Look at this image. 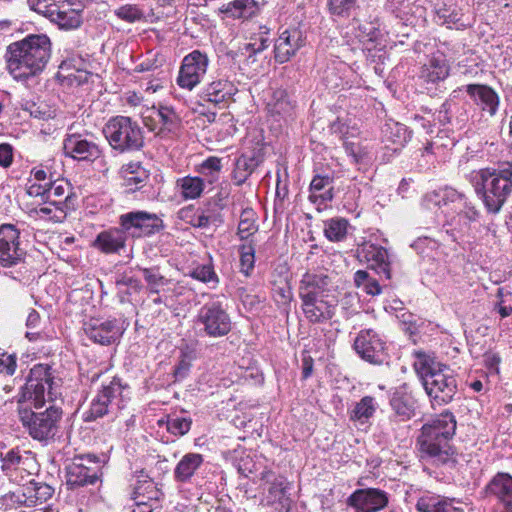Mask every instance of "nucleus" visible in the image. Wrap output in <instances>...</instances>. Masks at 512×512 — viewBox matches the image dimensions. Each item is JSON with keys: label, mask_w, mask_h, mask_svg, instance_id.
Here are the masks:
<instances>
[{"label": "nucleus", "mask_w": 512, "mask_h": 512, "mask_svg": "<svg viewBox=\"0 0 512 512\" xmlns=\"http://www.w3.org/2000/svg\"><path fill=\"white\" fill-rule=\"evenodd\" d=\"M161 495L162 492L156 487L154 481L141 471L131 493V498L135 501V504L157 501Z\"/></svg>", "instance_id": "7c9ffc66"}, {"label": "nucleus", "mask_w": 512, "mask_h": 512, "mask_svg": "<svg viewBox=\"0 0 512 512\" xmlns=\"http://www.w3.org/2000/svg\"><path fill=\"white\" fill-rule=\"evenodd\" d=\"M449 75V65L443 57H432L421 68L420 78L428 83L445 80Z\"/></svg>", "instance_id": "f704fd0d"}, {"label": "nucleus", "mask_w": 512, "mask_h": 512, "mask_svg": "<svg viewBox=\"0 0 512 512\" xmlns=\"http://www.w3.org/2000/svg\"><path fill=\"white\" fill-rule=\"evenodd\" d=\"M192 419L190 417H170L167 420V430L175 436L187 434L191 428Z\"/></svg>", "instance_id": "864d4df0"}, {"label": "nucleus", "mask_w": 512, "mask_h": 512, "mask_svg": "<svg viewBox=\"0 0 512 512\" xmlns=\"http://www.w3.org/2000/svg\"><path fill=\"white\" fill-rule=\"evenodd\" d=\"M257 161L252 156L241 155L235 162L232 178L235 184L242 185L257 167Z\"/></svg>", "instance_id": "a19ab883"}, {"label": "nucleus", "mask_w": 512, "mask_h": 512, "mask_svg": "<svg viewBox=\"0 0 512 512\" xmlns=\"http://www.w3.org/2000/svg\"><path fill=\"white\" fill-rule=\"evenodd\" d=\"M360 256L378 274H383L386 279L391 278L389 255L385 248L373 243H366L360 251Z\"/></svg>", "instance_id": "a878e982"}, {"label": "nucleus", "mask_w": 512, "mask_h": 512, "mask_svg": "<svg viewBox=\"0 0 512 512\" xmlns=\"http://www.w3.org/2000/svg\"><path fill=\"white\" fill-rule=\"evenodd\" d=\"M258 227L255 223V213L252 209H244L240 215L238 224V232L241 240L248 239L257 231Z\"/></svg>", "instance_id": "de8ad7c7"}, {"label": "nucleus", "mask_w": 512, "mask_h": 512, "mask_svg": "<svg viewBox=\"0 0 512 512\" xmlns=\"http://www.w3.org/2000/svg\"><path fill=\"white\" fill-rule=\"evenodd\" d=\"M63 149L66 156L78 161L93 162L102 154L98 144L79 133L67 134L63 141Z\"/></svg>", "instance_id": "aec40b11"}, {"label": "nucleus", "mask_w": 512, "mask_h": 512, "mask_svg": "<svg viewBox=\"0 0 512 512\" xmlns=\"http://www.w3.org/2000/svg\"><path fill=\"white\" fill-rule=\"evenodd\" d=\"M197 324L202 326L205 335L213 338L223 337L231 330V319L219 301L205 303L197 315Z\"/></svg>", "instance_id": "9b49d317"}, {"label": "nucleus", "mask_w": 512, "mask_h": 512, "mask_svg": "<svg viewBox=\"0 0 512 512\" xmlns=\"http://www.w3.org/2000/svg\"><path fill=\"white\" fill-rule=\"evenodd\" d=\"M270 44L269 31H261L251 38V41L243 46L242 54H248V60L268 48Z\"/></svg>", "instance_id": "a18cd8bd"}, {"label": "nucleus", "mask_w": 512, "mask_h": 512, "mask_svg": "<svg viewBox=\"0 0 512 512\" xmlns=\"http://www.w3.org/2000/svg\"><path fill=\"white\" fill-rule=\"evenodd\" d=\"M191 276L204 283H218V277L210 264L200 265L193 269Z\"/></svg>", "instance_id": "13d9d810"}, {"label": "nucleus", "mask_w": 512, "mask_h": 512, "mask_svg": "<svg viewBox=\"0 0 512 512\" xmlns=\"http://www.w3.org/2000/svg\"><path fill=\"white\" fill-rule=\"evenodd\" d=\"M462 14L453 6L443 4L435 9V22L438 25L457 30L464 29L466 24L462 20Z\"/></svg>", "instance_id": "e433bc0d"}, {"label": "nucleus", "mask_w": 512, "mask_h": 512, "mask_svg": "<svg viewBox=\"0 0 512 512\" xmlns=\"http://www.w3.org/2000/svg\"><path fill=\"white\" fill-rule=\"evenodd\" d=\"M22 495L24 497L23 503L26 506L37 505L36 482L34 480L30 481L23 487Z\"/></svg>", "instance_id": "0e129e2a"}, {"label": "nucleus", "mask_w": 512, "mask_h": 512, "mask_svg": "<svg viewBox=\"0 0 512 512\" xmlns=\"http://www.w3.org/2000/svg\"><path fill=\"white\" fill-rule=\"evenodd\" d=\"M16 357L14 355L3 354L0 357V374L12 376L16 371Z\"/></svg>", "instance_id": "680f3d73"}, {"label": "nucleus", "mask_w": 512, "mask_h": 512, "mask_svg": "<svg viewBox=\"0 0 512 512\" xmlns=\"http://www.w3.org/2000/svg\"><path fill=\"white\" fill-rule=\"evenodd\" d=\"M119 224L133 238L149 237L165 228L163 220L157 214L141 210L122 214Z\"/></svg>", "instance_id": "f8f14e48"}, {"label": "nucleus", "mask_w": 512, "mask_h": 512, "mask_svg": "<svg viewBox=\"0 0 512 512\" xmlns=\"http://www.w3.org/2000/svg\"><path fill=\"white\" fill-rule=\"evenodd\" d=\"M390 406L401 421H408L415 415V400L403 387L398 388L392 394Z\"/></svg>", "instance_id": "2f4dec72"}, {"label": "nucleus", "mask_w": 512, "mask_h": 512, "mask_svg": "<svg viewBox=\"0 0 512 512\" xmlns=\"http://www.w3.org/2000/svg\"><path fill=\"white\" fill-rule=\"evenodd\" d=\"M176 187L185 200H194L199 198L205 188L204 180L197 176H185L176 181Z\"/></svg>", "instance_id": "58836bf2"}, {"label": "nucleus", "mask_w": 512, "mask_h": 512, "mask_svg": "<svg viewBox=\"0 0 512 512\" xmlns=\"http://www.w3.org/2000/svg\"><path fill=\"white\" fill-rule=\"evenodd\" d=\"M386 136L393 143L404 146L411 138V132L408 131L407 127L400 123H392L386 125Z\"/></svg>", "instance_id": "3c124183"}, {"label": "nucleus", "mask_w": 512, "mask_h": 512, "mask_svg": "<svg viewBox=\"0 0 512 512\" xmlns=\"http://www.w3.org/2000/svg\"><path fill=\"white\" fill-rule=\"evenodd\" d=\"M348 221L343 218H332L325 222L324 234L333 242H340L346 238Z\"/></svg>", "instance_id": "c03bdc74"}, {"label": "nucleus", "mask_w": 512, "mask_h": 512, "mask_svg": "<svg viewBox=\"0 0 512 512\" xmlns=\"http://www.w3.org/2000/svg\"><path fill=\"white\" fill-rule=\"evenodd\" d=\"M456 431L454 415L443 412L425 423L417 438L419 450L423 457H428L436 464L454 462L455 450L450 441Z\"/></svg>", "instance_id": "7ed1b4c3"}, {"label": "nucleus", "mask_w": 512, "mask_h": 512, "mask_svg": "<svg viewBox=\"0 0 512 512\" xmlns=\"http://www.w3.org/2000/svg\"><path fill=\"white\" fill-rule=\"evenodd\" d=\"M198 209L205 217H207V220L210 221L211 224L223 223L222 213L218 212L216 208L211 207L208 200L203 207Z\"/></svg>", "instance_id": "e2e57ef3"}, {"label": "nucleus", "mask_w": 512, "mask_h": 512, "mask_svg": "<svg viewBox=\"0 0 512 512\" xmlns=\"http://www.w3.org/2000/svg\"><path fill=\"white\" fill-rule=\"evenodd\" d=\"M305 39L300 29L292 28L283 31L275 41V61L280 64L288 62L304 46Z\"/></svg>", "instance_id": "5701e85b"}, {"label": "nucleus", "mask_w": 512, "mask_h": 512, "mask_svg": "<svg viewBox=\"0 0 512 512\" xmlns=\"http://www.w3.org/2000/svg\"><path fill=\"white\" fill-rule=\"evenodd\" d=\"M61 380L56 378L52 368L46 364L35 365L28 375L19 394L18 402H29L41 408L46 402H53L61 395Z\"/></svg>", "instance_id": "20e7f679"}, {"label": "nucleus", "mask_w": 512, "mask_h": 512, "mask_svg": "<svg viewBox=\"0 0 512 512\" xmlns=\"http://www.w3.org/2000/svg\"><path fill=\"white\" fill-rule=\"evenodd\" d=\"M157 117L163 125V129L171 132L174 131L179 124V117L175 111L166 106H161L157 111Z\"/></svg>", "instance_id": "6e6d98bb"}, {"label": "nucleus", "mask_w": 512, "mask_h": 512, "mask_svg": "<svg viewBox=\"0 0 512 512\" xmlns=\"http://www.w3.org/2000/svg\"><path fill=\"white\" fill-rule=\"evenodd\" d=\"M127 232L120 228H112L100 232L95 239V246L106 254L118 253L125 247Z\"/></svg>", "instance_id": "bb28decb"}, {"label": "nucleus", "mask_w": 512, "mask_h": 512, "mask_svg": "<svg viewBox=\"0 0 512 512\" xmlns=\"http://www.w3.org/2000/svg\"><path fill=\"white\" fill-rule=\"evenodd\" d=\"M31 8L61 30H75L83 23L82 10L74 8L69 0H34Z\"/></svg>", "instance_id": "0eeeda50"}, {"label": "nucleus", "mask_w": 512, "mask_h": 512, "mask_svg": "<svg viewBox=\"0 0 512 512\" xmlns=\"http://www.w3.org/2000/svg\"><path fill=\"white\" fill-rule=\"evenodd\" d=\"M19 420L28 435L36 441L48 445L60 438L62 409L55 405L41 412L31 409H19Z\"/></svg>", "instance_id": "39448f33"}, {"label": "nucleus", "mask_w": 512, "mask_h": 512, "mask_svg": "<svg viewBox=\"0 0 512 512\" xmlns=\"http://www.w3.org/2000/svg\"><path fill=\"white\" fill-rule=\"evenodd\" d=\"M260 480L268 485L267 492L261 499L263 506H269L274 510L288 512L291 500L287 495L288 482L284 476L277 475L271 470H264L260 473Z\"/></svg>", "instance_id": "4468645a"}, {"label": "nucleus", "mask_w": 512, "mask_h": 512, "mask_svg": "<svg viewBox=\"0 0 512 512\" xmlns=\"http://www.w3.org/2000/svg\"><path fill=\"white\" fill-rule=\"evenodd\" d=\"M232 94V84L227 80H217L211 82L203 91V99L219 104L225 102Z\"/></svg>", "instance_id": "ea45409f"}, {"label": "nucleus", "mask_w": 512, "mask_h": 512, "mask_svg": "<svg viewBox=\"0 0 512 512\" xmlns=\"http://www.w3.org/2000/svg\"><path fill=\"white\" fill-rule=\"evenodd\" d=\"M127 388L120 378L113 377L107 384H102L101 390L93 398L89 410L86 412L85 421H95L105 415L114 413L123 407V390Z\"/></svg>", "instance_id": "6e6552de"}, {"label": "nucleus", "mask_w": 512, "mask_h": 512, "mask_svg": "<svg viewBox=\"0 0 512 512\" xmlns=\"http://www.w3.org/2000/svg\"><path fill=\"white\" fill-rule=\"evenodd\" d=\"M423 386L431 401L437 405L450 403L458 391L456 375L447 365L432 373Z\"/></svg>", "instance_id": "9d476101"}, {"label": "nucleus", "mask_w": 512, "mask_h": 512, "mask_svg": "<svg viewBox=\"0 0 512 512\" xmlns=\"http://www.w3.org/2000/svg\"><path fill=\"white\" fill-rule=\"evenodd\" d=\"M456 209H459L458 215L463 217L467 222H475L480 217V211L465 195L460 200Z\"/></svg>", "instance_id": "4d7b16f0"}, {"label": "nucleus", "mask_w": 512, "mask_h": 512, "mask_svg": "<svg viewBox=\"0 0 512 512\" xmlns=\"http://www.w3.org/2000/svg\"><path fill=\"white\" fill-rule=\"evenodd\" d=\"M222 169L221 159L211 156L199 166V173L208 178L210 184L216 182Z\"/></svg>", "instance_id": "8fccbe9b"}, {"label": "nucleus", "mask_w": 512, "mask_h": 512, "mask_svg": "<svg viewBox=\"0 0 512 512\" xmlns=\"http://www.w3.org/2000/svg\"><path fill=\"white\" fill-rule=\"evenodd\" d=\"M274 292L276 301L282 305L289 304L292 300L293 294L288 284H285L284 286H278Z\"/></svg>", "instance_id": "338daca9"}, {"label": "nucleus", "mask_w": 512, "mask_h": 512, "mask_svg": "<svg viewBox=\"0 0 512 512\" xmlns=\"http://www.w3.org/2000/svg\"><path fill=\"white\" fill-rule=\"evenodd\" d=\"M485 496L494 497L502 505V512H512V476L506 472L495 474L483 489Z\"/></svg>", "instance_id": "b1692460"}, {"label": "nucleus", "mask_w": 512, "mask_h": 512, "mask_svg": "<svg viewBox=\"0 0 512 512\" xmlns=\"http://www.w3.org/2000/svg\"><path fill=\"white\" fill-rule=\"evenodd\" d=\"M463 195L451 187H445L427 193L423 198V205L428 209H431L432 206L443 209L453 205L456 209L460 200L463 199Z\"/></svg>", "instance_id": "c756f323"}, {"label": "nucleus", "mask_w": 512, "mask_h": 512, "mask_svg": "<svg viewBox=\"0 0 512 512\" xmlns=\"http://www.w3.org/2000/svg\"><path fill=\"white\" fill-rule=\"evenodd\" d=\"M83 330L90 340L100 345H111L123 334V328L115 318H91L83 324Z\"/></svg>", "instance_id": "f3484780"}, {"label": "nucleus", "mask_w": 512, "mask_h": 512, "mask_svg": "<svg viewBox=\"0 0 512 512\" xmlns=\"http://www.w3.org/2000/svg\"><path fill=\"white\" fill-rule=\"evenodd\" d=\"M305 318L312 324H320L331 320L336 312L337 303L328 298H316L302 301Z\"/></svg>", "instance_id": "393cba45"}, {"label": "nucleus", "mask_w": 512, "mask_h": 512, "mask_svg": "<svg viewBox=\"0 0 512 512\" xmlns=\"http://www.w3.org/2000/svg\"><path fill=\"white\" fill-rule=\"evenodd\" d=\"M53 493L54 489L50 485L36 482L37 505L46 502L52 497Z\"/></svg>", "instance_id": "69168bd1"}, {"label": "nucleus", "mask_w": 512, "mask_h": 512, "mask_svg": "<svg viewBox=\"0 0 512 512\" xmlns=\"http://www.w3.org/2000/svg\"><path fill=\"white\" fill-rule=\"evenodd\" d=\"M474 105L489 117H494L500 106L498 93L486 84H467L463 87Z\"/></svg>", "instance_id": "4be33fe9"}, {"label": "nucleus", "mask_w": 512, "mask_h": 512, "mask_svg": "<svg viewBox=\"0 0 512 512\" xmlns=\"http://www.w3.org/2000/svg\"><path fill=\"white\" fill-rule=\"evenodd\" d=\"M203 462L202 454L192 452L185 454L174 468V480L178 483L190 482Z\"/></svg>", "instance_id": "c85d7f7f"}, {"label": "nucleus", "mask_w": 512, "mask_h": 512, "mask_svg": "<svg viewBox=\"0 0 512 512\" xmlns=\"http://www.w3.org/2000/svg\"><path fill=\"white\" fill-rule=\"evenodd\" d=\"M375 411L376 405L374 398L365 396L355 405L351 413V419L363 422L372 417Z\"/></svg>", "instance_id": "49530a36"}, {"label": "nucleus", "mask_w": 512, "mask_h": 512, "mask_svg": "<svg viewBox=\"0 0 512 512\" xmlns=\"http://www.w3.org/2000/svg\"><path fill=\"white\" fill-rule=\"evenodd\" d=\"M52 43L46 34H29L8 45L6 62L15 79H28L40 74L47 66Z\"/></svg>", "instance_id": "f257e3e1"}, {"label": "nucleus", "mask_w": 512, "mask_h": 512, "mask_svg": "<svg viewBox=\"0 0 512 512\" xmlns=\"http://www.w3.org/2000/svg\"><path fill=\"white\" fill-rule=\"evenodd\" d=\"M389 502L388 494L378 488L358 489L347 499V504L358 512H378Z\"/></svg>", "instance_id": "412c9836"}, {"label": "nucleus", "mask_w": 512, "mask_h": 512, "mask_svg": "<svg viewBox=\"0 0 512 512\" xmlns=\"http://www.w3.org/2000/svg\"><path fill=\"white\" fill-rule=\"evenodd\" d=\"M254 253H255V250L252 247V245L241 246V255H240V263H241V267H242L241 270L246 275H248L249 272L254 267V262H255Z\"/></svg>", "instance_id": "bf43d9fd"}, {"label": "nucleus", "mask_w": 512, "mask_h": 512, "mask_svg": "<svg viewBox=\"0 0 512 512\" xmlns=\"http://www.w3.org/2000/svg\"><path fill=\"white\" fill-rule=\"evenodd\" d=\"M103 462L94 454L77 456L67 468V485L71 488L94 485L102 476Z\"/></svg>", "instance_id": "1a4fd4ad"}, {"label": "nucleus", "mask_w": 512, "mask_h": 512, "mask_svg": "<svg viewBox=\"0 0 512 512\" xmlns=\"http://www.w3.org/2000/svg\"><path fill=\"white\" fill-rule=\"evenodd\" d=\"M26 251L20 245V230L13 224L0 226V266L16 267L23 264Z\"/></svg>", "instance_id": "ddd939ff"}, {"label": "nucleus", "mask_w": 512, "mask_h": 512, "mask_svg": "<svg viewBox=\"0 0 512 512\" xmlns=\"http://www.w3.org/2000/svg\"><path fill=\"white\" fill-rule=\"evenodd\" d=\"M309 200L317 205H325L334 198L333 178L329 175L317 174L309 186Z\"/></svg>", "instance_id": "cd10ccee"}, {"label": "nucleus", "mask_w": 512, "mask_h": 512, "mask_svg": "<svg viewBox=\"0 0 512 512\" xmlns=\"http://www.w3.org/2000/svg\"><path fill=\"white\" fill-rule=\"evenodd\" d=\"M416 509L419 512H463L462 509L454 506L452 500L431 494L420 497L416 503Z\"/></svg>", "instance_id": "72a5a7b5"}, {"label": "nucleus", "mask_w": 512, "mask_h": 512, "mask_svg": "<svg viewBox=\"0 0 512 512\" xmlns=\"http://www.w3.org/2000/svg\"><path fill=\"white\" fill-rule=\"evenodd\" d=\"M257 4L254 0H234L220 8L226 16L235 19H248L256 12Z\"/></svg>", "instance_id": "4c0bfd02"}, {"label": "nucleus", "mask_w": 512, "mask_h": 512, "mask_svg": "<svg viewBox=\"0 0 512 512\" xmlns=\"http://www.w3.org/2000/svg\"><path fill=\"white\" fill-rule=\"evenodd\" d=\"M267 107L270 114L285 118L292 115L295 104L290 99L286 90L276 89L273 92Z\"/></svg>", "instance_id": "c9c22d12"}, {"label": "nucleus", "mask_w": 512, "mask_h": 512, "mask_svg": "<svg viewBox=\"0 0 512 512\" xmlns=\"http://www.w3.org/2000/svg\"><path fill=\"white\" fill-rule=\"evenodd\" d=\"M414 362L413 367L417 375L422 380V384L426 382L427 378L446 366L443 363L436 361L432 353H428L422 350L414 351Z\"/></svg>", "instance_id": "473e14b6"}, {"label": "nucleus", "mask_w": 512, "mask_h": 512, "mask_svg": "<svg viewBox=\"0 0 512 512\" xmlns=\"http://www.w3.org/2000/svg\"><path fill=\"white\" fill-rule=\"evenodd\" d=\"M353 279L355 286L367 295L377 296L382 292L379 282L365 270H357Z\"/></svg>", "instance_id": "79ce46f5"}, {"label": "nucleus", "mask_w": 512, "mask_h": 512, "mask_svg": "<svg viewBox=\"0 0 512 512\" xmlns=\"http://www.w3.org/2000/svg\"><path fill=\"white\" fill-rule=\"evenodd\" d=\"M469 182L487 212L497 214L512 193V163L504 162L498 168L474 170L469 175Z\"/></svg>", "instance_id": "f03ea898"}, {"label": "nucleus", "mask_w": 512, "mask_h": 512, "mask_svg": "<svg viewBox=\"0 0 512 512\" xmlns=\"http://www.w3.org/2000/svg\"><path fill=\"white\" fill-rule=\"evenodd\" d=\"M334 287L332 274L305 273L299 283V297L301 301L328 298V292Z\"/></svg>", "instance_id": "6ab92c4d"}, {"label": "nucleus", "mask_w": 512, "mask_h": 512, "mask_svg": "<svg viewBox=\"0 0 512 512\" xmlns=\"http://www.w3.org/2000/svg\"><path fill=\"white\" fill-rule=\"evenodd\" d=\"M138 269L143 273V277L151 294H159L161 288L168 285L170 282L160 273L159 267H138Z\"/></svg>", "instance_id": "37998d69"}, {"label": "nucleus", "mask_w": 512, "mask_h": 512, "mask_svg": "<svg viewBox=\"0 0 512 512\" xmlns=\"http://www.w3.org/2000/svg\"><path fill=\"white\" fill-rule=\"evenodd\" d=\"M208 56L199 50L186 55L179 70L177 83L181 88L192 90L197 86L207 72Z\"/></svg>", "instance_id": "2eb2a0df"}, {"label": "nucleus", "mask_w": 512, "mask_h": 512, "mask_svg": "<svg viewBox=\"0 0 512 512\" xmlns=\"http://www.w3.org/2000/svg\"><path fill=\"white\" fill-rule=\"evenodd\" d=\"M456 104L452 100H446L442 103L436 112V119L442 124H450L452 122L453 110Z\"/></svg>", "instance_id": "052dcab7"}, {"label": "nucleus", "mask_w": 512, "mask_h": 512, "mask_svg": "<svg viewBox=\"0 0 512 512\" xmlns=\"http://www.w3.org/2000/svg\"><path fill=\"white\" fill-rule=\"evenodd\" d=\"M178 215L181 220L187 221L195 228L203 229L209 227L211 224L210 221L207 220V217H205L199 209L194 210L193 206L182 208Z\"/></svg>", "instance_id": "09e8293b"}, {"label": "nucleus", "mask_w": 512, "mask_h": 512, "mask_svg": "<svg viewBox=\"0 0 512 512\" xmlns=\"http://www.w3.org/2000/svg\"><path fill=\"white\" fill-rule=\"evenodd\" d=\"M103 134L110 147L118 153H133L144 147V130L127 116L110 118L103 127Z\"/></svg>", "instance_id": "423d86ee"}, {"label": "nucleus", "mask_w": 512, "mask_h": 512, "mask_svg": "<svg viewBox=\"0 0 512 512\" xmlns=\"http://www.w3.org/2000/svg\"><path fill=\"white\" fill-rule=\"evenodd\" d=\"M114 14L121 20L134 23L143 18V11L134 4H126L114 10Z\"/></svg>", "instance_id": "5fc2aeb1"}, {"label": "nucleus", "mask_w": 512, "mask_h": 512, "mask_svg": "<svg viewBox=\"0 0 512 512\" xmlns=\"http://www.w3.org/2000/svg\"><path fill=\"white\" fill-rule=\"evenodd\" d=\"M354 349L363 360L371 364H382L387 358L385 342L372 329L361 330L358 333Z\"/></svg>", "instance_id": "dca6fc26"}, {"label": "nucleus", "mask_w": 512, "mask_h": 512, "mask_svg": "<svg viewBox=\"0 0 512 512\" xmlns=\"http://www.w3.org/2000/svg\"><path fill=\"white\" fill-rule=\"evenodd\" d=\"M358 0H328L331 14L340 17H349L357 7Z\"/></svg>", "instance_id": "603ef678"}, {"label": "nucleus", "mask_w": 512, "mask_h": 512, "mask_svg": "<svg viewBox=\"0 0 512 512\" xmlns=\"http://www.w3.org/2000/svg\"><path fill=\"white\" fill-rule=\"evenodd\" d=\"M76 196L70 183L66 180L48 182V191L44 204L55 207L54 218L65 219L67 212L75 208Z\"/></svg>", "instance_id": "a211bd4d"}, {"label": "nucleus", "mask_w": 512, "mask_h": 512, "mask_svg": "<svg viewBox=\"0 0 512 512\" xmlns=\"http://www.w3.org/2000/svg\"><path fill=\"white\" fill-rule=\"evenodd\" d=\"M13 162V148L10 144H0V166L8 168Z\"/></svg>", "instance_id": "774afa93"}]
</instances>
